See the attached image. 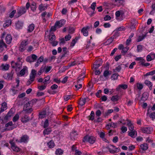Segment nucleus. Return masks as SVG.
<instances>
[{
  "label": "nucleus",
  "instance_id": "f704fd0d",
  "mask_svg": "<svg viewBox=\"0 0 155 155\" xmlns=\"http://www.w3.org/2000/svg\"><path fill=\"white\" fill-rule=\"evenodd\" d=\"M81 31L83 33L84 36H87L88 35V31L87 30H86V29H85V28H83L81 29Z\"/></svg>",
  "mask_w": 155,
  "mask_h": 155
},
{
  "label": "nucleus",
  "instance_id": "5fc2aeb1",
  "mask_svg": "<svg viewBox=\"0 0 155 155\" xmlns=\"http://www.w3.org/2000/svg\"><path fill=\"white\" fill-rule=\"evenodd\" d=\"M25 61L30 63H31L33 62V61L32 60L31 56H28L26 57Z\"/></svg>",
  "mask_w": 155,
  "mask_h": 155
},
{
  "label": "nucleus",
  "instance_id": "49530a36",
  "mask_svg": "<svg viewBox=\"0 0 155 155\" xmlns=\"http://www.w3.org/2000/svg\"><path fill=\"white\" fill-rule=\"evenodd\" d=\"M119 75L118 73H115L111 75V78L112 80H116L117 79V77Z\"/></svg>",
  "mask_w": 155,
  "mask_h": 155
},
{
  "label": "nucleus",
  "instance_id": "8fccbe9b",
  "mask_svg": "<svg viewBox=\"0 0 155 155\" xmlns=\"http://www.w3.org/2000/svg\"><path fill=\"white\" fill-rule=\"evenodd\" d=\"M31 104V101H29L26 103L24 106L23 109L27 108L30 107H31V106L30 105Z\"/></svg>",
  "mask_w": 155,
  "mask_h": 155
},
{
  "label": "nucleus",
  "instance_id": "6e6d98bb",
  "mask_svg": "<svg viewBox=\"0 0 155 155\" xmlns=\"http://www.w3.org/2000/svg\"><path fill=\"white\" fill-rule=\"evenodd\" d=\"M143 49V46L141 45H138L137 46V52L142 51Z\"/></svg>",
  "mask_w": 155,
  "mask_h": 155
},
{
  "label": "nucleus",
  "instance_id": "72a5a7b5",
  "mask_svg": "<svg viewBox=\"0 0 155 155\" xmlns=\"http://www.w3.org/2000/svg\"><path fill=\"white\" fill-rule=\"evenodd\" d=\"M23 110L25 112L26 114L31 113L33 111V109L31 107L23 109Z\"/></svg>",
  "mask_w": 155,
  "mask_h": 155
},
{
  "label": "nucleus",
  "instance_id": "a211bd4d",
  "mask_svg": "<svg viewBox=\"0 0 155 155\" xmlns=\"http://www.w3.org/2000/svg\"><path fill=\"white\" fill-rule=\"evenodd\" d=\"M85 74L84 72L80 74L79 77L77 79V83H79L81 80H83L85 77Z\"/></svg>",
  "mask_w": 155,
  "mask_h": 155
},
{
  "label": "nucleus",
  "instance_id": "9b49d317",
  "mask_svg": "<svg viewBox=\"0 0 155 155\" xmlns=\"http://www.w3.org/2000/svg\"><path fill=\"white\" fill-rule=\"evenodd\" d=\"M124 0H118L117 2H114V5L115 6L119 7L121 6H123L124 5Z\"/></svg>",
  "mask_w": 155,
  "mask_h": 155
},
{
  "label": "nucleus",
  "instance_id": "6e6552de",
  "mask_svg": "<svg viewBox=\"0 0 155 155\" xmlns=\"http://www.w3.org/2000/svg\"><path fill=\"white\" fill-rule=\"evenodd\" d=\"M13 125V122L12 121H10L8 123L6 124H5V127H8L9 126H11L9 128H6L5 129V130H13L14 128L16 127H15L14 126H12Z\"/></svg>",
  "mask_w": 155,
  "mask_h": 155
},
{
  "label": "nucleus",
  "instance_id": "680f3d73",
  "mask_svg": "<svg viewBox=\"0 0 155 155\" xmlns=\"http://www.w3.org/2000/svg\"><path fill=\"white\" fill-rule=\"evenodd\" d=\"M45 68V67H43L42 66L41 68L39 71L38 73V75H40L44 71Z\"/></svg>",
  "mask_w": 155,
  "mask_h": 155
},
{
  "label": "nucleus",
  "instance_id": "c85d7f7f",
  "mask_svg": "<svg viewBox=\"0 0 155 155\" xmlns=\"http://www.w3.org/2000/svg\"><path fill=\"white\" fill-rule=\"evenodd\" d=\"M87 98V97H86L84 99H81L79 101V104L81 106L84 105L86 102V99Z\"/></svg>",
  "mask_w": 155,
  "mask_h": 155
},
{
  "label": "nucleus",
  "instance_id": "e2e57ef3",
  "mask_svg": "<svg viewBox=\"0 0 155 155\" xmlns=\"http://www.w3.org/2000/svg\"><path fill=\"white\" fill-rule=\"evenodd\" d=\"M99 134L100 137L101 139H103V138H104L105 135V134L104 133L102 132H101L99 133Z\"/></svg>",
  "mask_w": 155,
  "mask_h": 155
},
{
  "label": "nucleus",
  "instance_id": "864d4df0",
  "mask_svg": "<svg viewBox=\"0 0 155 155\" xmlns=\"http://www.w3.org/2000/svg\"><path fill=\"white\" fill-rule=\"evenodd\" d=\"M30 56H31L32 60L33 61V62L35 61L37 58V56L35 54H31Z\"/></svg>",
  "mask_w": 155,
  "mask_h": 155
},
{
  "label": "nucleus",
  "instance_id": "7ed1b4c3",
  "mask_svg": "<svg viewBox=\"0 0 155 155\" xmlns=\"http://www.w3.org/2000/svg\"><path fill=\"white\" fill-rule=\"evenodd\" d=\"M102 60L101 59H98L96 60L95 62L93 68L96 70L102 64Z\"/></svg>",
  "mask_w": 155,
  "mask_h": 155
},
{
  "label": "nucleus",
  "instance_id": "37998d69",
  "mask_svg": "<svg viewBox=\"0 0 155 155\" xmlns=\"http://www.w3.org/2000/svg\"><path fill=\"white\" fill-rule=\"evenodd\" d=\"M94 111H92L90 114V115L88 117H89V120H93L94 119Z\"/></svg>",
  "mask_w": 155,
  "mask_h": 155
},
{
  "label": "nucleus",
  "instance_id": "c756f323",
  "mask_svg": "<svg viewBox=\"0 0 155 155\" xmlns=\"http://www.w3.org/2000/svg\"><path fill=\"white\" fill-rule=\"evenodd\" d=\"M111 74V71L108 70H105L103 73L104 76L107 78L108 76L110 75Z\"/></svg>",
  "mask_w": 155,
  "mask_h": 155
},
{
  "label": "nucleus",
  "instance_id": "2f4dec72",
  "mask_svg": "<svg viewBox=\"0 0 155 155\" xmlns=\"http://www.w3.org/2000/svg\"><path fill=\"white\" fill-rule=\"evenodd\" d=\"M44 110L47 115L48 116L51 114V110L49 109V107H47L43 109Z\"/></svg>",
  "mask_w": 155,
  "mask_h": 155
},
{
  "label": "nucleus",
  "instance_id": "9d476101",
  "mask_svg": "<svg viewBox=\"0 0 155 155\" xmlns=\"http://www.w3.org/2000/svg\"><path fill=\"white\" fill-rule=\"evenodd\" d=\"M12 40V38L11 35L8 34L5 38L6 43L8 44H9L11 43Z\"/></svg>",
  "mask_w": 155,
  "mask_h": 155
},
{
  "label": "nucleus",
  "instance_id": "4c0bfd02",
  "mask_svg": "<svg viewBox=\"0 0 155 155\" xmlns=\"http://www.w3.org/2000/svg\"><path fill=\"white\" fill-rule=\"evenodd\" d=\"M68 52V51L67 50V48L66 47H64L63 48V54H62L61 57L63 58L65 56V54L67 53Z\"/></svg>",
  "mask_w": 155,
  "mask_h": 155
},
{
  "label": "nucleus",
  "instance_id": "4be33fe9",
  "mask_svg": "<svg viewBox=\"0 0 155 155\" xmlns=\"http://www.w3.org/2000/svg\"><path fill=\"white\" fill-rule=\"evenodd\" d=\"M23 26V23L22 22L18 21L16 23V27L17 29H21Z\"/></svg>",
  "mask_w": 155,
  "mask_h": 155
},
{
  "label": "nucleus",
  "instance_id": "6ab92c4d",
  "mask_svg": "<svg viewBox=\"0 0 155 155\" xmlns=\"http://www.w3.org/2000/svg\"><path fill=\"white\" fill-rule=\"evenodd\" d=\"M148 97V94L146 92L143 93L141 97V99L143 101L147 100Z\"/></svg>",
  "mask_w": 155,
  "mask_h": 155
},
{
  "label": "nucleus",
  "instance_id": "1a4fd4ad",
  "mask_svg": "<svg viewBox=\"0 0 155 155\" xmlns=\"http://www.w3.org/2000/svg\"><path fill=\"white\" fill-rule=\"evenodd\" d=\"M30 120V117L26 115L22 116L21 118V121L23 123H26Z\"/></svg>",
  "mask_w": 155,
  "mask_h": 155
},
{
  "label": "nucleus",
  "instance_id": "20e7f679",
  "mask_svg": "<svg viewBox=\"0 0 155 155\" xmlns=\"http://www.w3.org/2000/svg\"><path fill=\"white\" fill-rule=\"evenodd\" d=\"M26 10L25 7L21 8L17 11V14L15 15L16 18H18L25 13Z\"/></svg>",
  "mask_w": 155,
  "mask_h": 155
},
{
  "label": "nucleus",
  "instance_id": "423d86ee",
  "mask_svg": "<svg viewBox=\"0 0 155 155\" xmlns=\"http://www.w3.org/2000/svg\"><path fill=\"white\" fill-rule=\"evenodd\" d=\"M29 139V137L26 134L24 135L20 138V143H27L28 142Z\"/></svg>",
  "mask_w": 155,
  "mask_h": 155
},
{
  "label": "nucleus",
  "instance_id": "5701e85b",
  "mask_svg": "<svg viewBox=\"0 0 155 155\" xmlns=\"http://www.w3.org/2000/svg\"><path fill=\"white\" fill-rule=\"evenodd\" d=\"M47 145L50 148H52L54 147V143L52 140H51L49 142L47 143Z\"/></svg>",
  "mask_w": 155,
  "mask_h": 155
},
{
  "label": "nucleus",
  "instance_id": "bb28decb",
  "mask_svg": "<svg viewBox=\"0 0 155 155\" xmlns=\"http://www.w3.org/2000/svg\"><path fill=\"white\" fill-rule=\"evenodd\" d=\"M47 6H45L43 5L42 4H40L38 7V9L40 12L44 11L47 9Z\"/></svg>",
  "mask_w": 155,
  "mask_h": 155
},
{
  "label": "nucleus",
  "instance_id": "58836bf2",
  "mask_svg": "<svg viewBox=\"0 0 155 155\" xmlns=\"http://www.w3.org/2000/svg\"><path fill=\"white\" fill-rule=\"evenodd\" d=\"M135 133H136V136H137V132L135 131H132L129 133L128 135L130 136L131 137L134 138L135 137Z\"/></svg>",
  "mask_w": 155,
  "mask_h": 155
},
{
  "label": "nucleus",
  "instance_id": "09e8293b",
  "mask_svg": "<svg viewBox=\"0 0 155 155\" xmlns=\"http://www.w3.org/2000/svg\"><path fill=\"white\" fill-rule=\"evenodd\" d=\"M155 74V70H153L147 73L145 75V76H147L149 75H153Z\"/></svg>",
  "mask_w": 155,
  "mask_h": 155
},
{
  "label": "nucleus",
  "instance_id": "c9c22d12",
  "mask_svg": "<svg viewBox=\"0 0 155 155\" xmlns=\"http://www.w3.org/2000/svg\"><path fill=\"white\" fill-rule=\"evenodd\" d=\"M4 46L6 48L7 47V45L5 43L3 39H2L0 40V48H1Z\"/></svg>",
  "mask_w": 155,
  "mask_h": 155
},
{
  "label": "nucleus",
  "instance_id": "603ef678",
  "mask_svg": "<svg viewBox=\"0 0 155 155\" xmlns=\"http://www.w3.org/2000/svg\"><path fill=\"white\" fill-rule=\"evenodd\" d=\"M36 3L34 2H33L31 5V9L33 11H35L36 8Z\"/></svg>",
  "mask_w": 155,
  "mask_h": 155
},
{
  "label": "nucleus",
  "instance_id": "3c124183",
  "mask_svg": "<svg viewBox=\"0 0 155 155\" xmlns=\"http://www.w3.org/2000/svg\"><path fill=\"white\" fill-rule=\"evenodd\" d=\"M19 117V115L18 114H16L12 119L13 122H16L18 120Z\"/></svg>",
  "mask_w": 155,
  "mask_h": 155
},
{
  "label": "nucleus",
  "instance_id": "473e14b6",
  "mask_svg": "<svg viewBox=\"0 0 155 155\" xmlns=\"http://www.w3.org/2000/svg\"><path fill=\"white\" fill-rule=\"evenodd\" d=\"M64 151L61 149H58L56 150L55 154L56 155H62Z\"/></svg>",
  "mask_w": 155,
  "mask_h": 155
},
{
  "label": "nucleus",
  "instance_id": "69168bd1",
  "mask_svg": "<svg viewBox=\"0 0 155 155\" xmlns=\"http://www.w3.org/2000/svg\"><path fill=\"white\" fill-rule=\"evenodd\" d=\"M144 83L147 86H149L150 85L152 84V83H151V82L148 80H145L144 82Z\"/></svg>",
  "mask_w": 155,
  "mask_h": 155
},
{
  "label": "nucleus",
  "instance_id": "f03ea898",
  "mask_svg": "<svg viewBox=\"0 0 155 155\" xmlns=\"http://www.w3.org/2000/svg\"><path fill=\"white\" fill-rule=\"evenodd\" d=\"M28 44L27 41H23L21 43L19 50L21 52H23L25 49V47Z\"/></svg>",
  "mask_w": 155,
  "mask_h": 155
},
{
  "label": "nucleus",
  "instance_id": "c03bdc74",
  "mask_svg": "<svg viewBox=\"0 0 155 155\" xmlns=\"http://www.w3.org/2000/svg\"><path fill=\"white\" fill-rule=\"evenodd\" d=\"M129 49V47H127L124 48L121 51V53L123 54V55H124L125 54L127 51Z\"/></svg>",
  "mask_w": 155,
  "mask_h": 155
},
{
  "label": "nucleus",
  "instance_id": "a18cd8bd",
  "mask_svg": "<svg viewBox=\"0 0 155 155\" xmlns=\"http://www.w3.org/2000/svg\"><path fill=\"white\" fill-rule=\"evenodd\" d=\"M19 65V64L18 62L15 63L14 61H12L11 62V66L12 68H15V66L16 67H18V66Z\"/></svg>",
  "mask_w": 155,
  "mask_h": 155
},
{
  "label": "nucleus",
  "instance_id": "ddd939ff",
  "mask_svg": "<svg viewBox=\"0 0 155 155\" xmlns=\"http://www.w3.org/2000/svg\"><path fill=\"white\" fill-rule=\"evenodd\" d=\"M86 12L87 13L91 16H93L94 14H95L94 11L92 10L90 8H88L86 9Z\"/></svg>",
  "mask_w": 155,
  "mask_h": 155
},
{
  "label": "nucleus",
  "instance_id": "393cba45",
  "mask_svg": "<svg viewBox=\"0 0 155 155\" xmlns=\"http://www.w3.org/2000/svg\"><path fill=\"white\" fill-rule=\"evenodd\" d=\"M140 148L143 150H146L148 148V145L147 143H144L140 146Z\"/></svg>",
  "mask_w": 155,
  "mask_h": 155
},
{
  "label": "nucleus",
  "instance_id": "052dcab7",
  "mask_svg": "<svg viewBox=\"0 0 155 155\" xmlns=\"http://www.w3.org/2000/svg\"><path fill=\"white\" fill-rule=\"evenodd\" d=\"M12 148L14 151L16 152H19L20 150V148L16 146H14Z\"/></svg>",
  "mask_w": 155,
  "mask_h": 155
},
{
  "label": "nucleus",
  "instance_id": "f8f14e48",
  "mask_svg": "<svg viewBox=\"0 0 155 155\" xmlns=\"http://www.w3.org/2000/svg\"><path fill=\"white\" fill-rule=\"evenodd\" d=\"M127 87L128 86L126 84H120L116 88V90L117 91H119L120 90L121 88L125 90L127 88Z\"/></svg>",
  "mask_w": 155,
  "mask_h": 155
},
{
  "label": "nucleus",
  "instance_id": "ea45409f",
  "mask_svg": "<svg viewBox=\"0 0 155 155\" xmlns=\"http://www.w3.org/2000/svg\"><path fill=\"white\" fill-rule=\"evenodd\" d=\"M12 21L11 20H8L6 21L5 23L4 24V27H7L11 24Z\"/></svg>",
  "mask_w": 155,
  "mask_h": 155
},
{
  "label": "nucleus",
  "instance_id": "2eb2a0df",
  "mask_svg": "<svg viewBox=\"0 0 155 155\" xmlns=\"http://www.w3.org/2000/svg\"><path fill=\"white\" fill-rule=\"evenodd\" d=\"M48 39L50 41L49 42L55 40L56 36L55 35H54V33L53 32H51L50 33L49 35Z\"/></svg>",
  "mask_w": 155,
  "mask_h": 155
},
{
  "label": "nucleus",
  "instance_id": "b1692460",
  "mask_svg": "<svg viewBox=\"0 0 155 155\" xmlns=\"http://www.w3.org/2000/svg\"><path fill=\"white\" fill-rule=\"evenodd\" d=\"M27 68L26 66L24 67L22 69L20 72V74L21 76H23L25 74L26 71H27Z\"/></svg>",
  "mask_w": 155,
  "mask_h": 155
},
{
  "label": "nucleus",
  "instance_id": "0eeeda50",
  "mask_svg": "<svg viewBox=\"0 0 155 155\" xmlns=\"http://www.w3.org/2000/svg\"><path fill=\"white\" fill-rule=\"evenodd\" d=\"M65 21L64 19L61 20L60 21H57L55 23V25L58 28H59L63 26L65 23Z\"/></svg>",
  "mask_w": 155,
  "mask_h": 155
},
{
  "label": "nucleus",
  "instance_id": "de8ad7c7",
  "mask_svg": "<svg viewBox=\"0 0 155 155\" xmlns=\"http://www.w3.org/2000/svg\"><path fill=\"white\" fill-rule=\"evenodd\" d=\"M136 61H140L139 62V63L141 65V64L142 63V62H143V61H144L145 60L142 57H138L136 58L135 59Z\"/></svg>",
  "mask_w": 155,
  "mask_h": 155
},
{
  "label": "nucleus",
  "instance_id": "412c9836",
  "mask_svg": "<svg viewBox=\"0 0 155 155\" xmlns=\"http://www.w3.org/2000/svg\"><path fill=\"white\" fill-rule=\"evenodd\" d=\"M52 131L51 128H48L45 129L43 132V134L44 135H48Z\"/></svg>",
  "mask_w": 155,
  "mask_h": 155
},
{
  "label": "nucleus",
  "instance_id": "774afa93",
  "mask_svg": "<svg viewBox=\"0 0 155 155\" xmlns=\"http://www.w3.org/2000/svg\"><path fill=\"white\" fill-rule=\"evenodd\" d=\"M150 117L153 120L155 119V112H153L151 113L150 115Z\"/></svg>",
  "mask_w": 155,
  "mask_h": 155
},
{
  "label": "nucleus",
  "instance_id": "f257e3e1",
  "mask_svg": "<svg viewBox=\"0 0 155 155\" xmlns=\"http://www.w3.org/2000/svg\"><path fill=\"white\" fill-rule=\"evenodd\" d=\"M96 138L93 136H90L87 135L85 136L82 140V142H88L91 144H94L96 141Z\"/></svg>",
  "mask_w": 155,
  "mask_h": 155
},
{
  "label": "nucleus",
  "instance_id": "a878e982",
  "mask_svg": "<svg viewBox=\"0 0 155 155\" xmlns=\"http://www.w3.org/2000/svg\"><path fill=\"white\" fill-rule=\"evenodd\" d=\"M46 115H47L46 114V113L43 109L42 111L39 113V118L41 119H42L45 117Z\"/></svg>",
  "mask_w": 155,
  "mask_h": 155
},
{
  "label": "nucleus",
  "instance_id": "a19ab883",
  "mask_svg": "<svg viewBox=\"0 0 155 155\" xmlns=\"http://www.w3.org/2000/svg\"><path fill=\"white\" fill-rule=\"evenodd\" d=\"M50 80V77L49 76H47L45 77V80L43 82V83L44 84H46L47 85V84H48L50 83V82H48V81Z\"/></svg>",
  "mask_w": 155,
  "mask_h": 155
},
{
  "label": "nucleus",
  "instance_id": "dca6fc26",
  "mask_svg": "<svg viewBox=\"0 0 155 155\" xmlns=\"http://www.w3.org/2000/svg\"><path fill=\"white\" fill-rule=\"evenodd\" d=\"M35 25L34 24L32 23L28 27V32H32L35 29Z\"/></svg>",
  "mask_w": 155,
  "mask_h": 155
},
{
  "label": "nucleus",
  "instance_id": "13d9d810",
  "mask_svg": "<svg viewBox=\"0 0 155 155\" xmlns=\"http://www.w3.org/2000/svg\"><path fill=\"white\" fill-rule=\"evenodd\" d=\"M96 3L95 2H93L91 5V7H90L92 9V10H94L95 11V7L96 6Z\"/></svg>",
  "mask_w": 155,
  "mask_h": 155
},
{
  "label": "nucleus",
  "instance_id": "39448f33",
  "mask_svg": "<svg viewBox=\"0 0 155 155\" xmlns=\"http://www.w3.org/2000/svg\"><path fill=\"white\" fill-rule=\"evenodd\" d=\"M141 130L143 133L147 134H150L153 131V129L150 127H148L142 128L141 129Z\"/></svg>",
  "mask_w": 155,
  "mask_h": 155
},
{
  "label": "nucleus",
  "instance_id": "0e129e2a",
  "mask_svg": "<svg viewBox=\"0 0 155 155\" xmlns=\"http://www.w3.org/2000/svg\"><path fill=\"white\" fill-rule=\"evenodd\" d=\"M57 28V27L56 26V25H55V24H54V25L52 26L50 29V31L51 32V31H55L56 30Z\"/></svg>",
  "mask_w": 155,
  "mask_h": 155
},
{
  "label": "nucleus",
  "instance_id": "7c9ffc66",
  "mask_svg": "<svg viewBox=\"0 0 155 155\" xmlns=\"http://www.w3.org/2000/svg\"><path fill=\"white\" fill-rule=\"evenodd\" d=\"M114 39L112 38L111 37L108 39L107 41L104 42V44L106 45H108L111 44L113 41Z\"/></svg>",
  "mask_w": 155,
  "mask_h": 155
},
{
  "label": "nucleus",
  "instance_id": "bf43d9fd",
  "mask_svg": "<svg viewBox=\"0 0 155 155\" xmlns=\"http://www.w3.org/2000/svg\"><path fill=\"white\" fill-rule=\"evenodd\" d=\"M137 89L140 90L143 88V85L142 84L138 83L137 84Z\"/></svg>",
  "mask_w": 155,
  "mask_h": 155
},
{
  "label": "nucleus",
  "instance_id": "4d7b16f0",
  "mask_svg": "<svg viewBox=\"0 0 155 155\" xmlns=\"http://www.w3.org/2000/svg\"><path fill=\"white\" fill-rule=\"evenodd\" d=\"M49 126L48 120V119H46L45 120L43 126L44 128H46L47 127Z\"/></svg>",
  "mask_w": 155,
  "mask_h": 155
},
{
  "label": "nucleus",
  "instance_id": "79ce46f5",
  "mask_svg": "<svg viewBox=\"0 0 155 155\" xmlns=\"http://www.w3.org/2000/svg\"><path fill=\"white\" fill-rule=\"evenodd\" d=\"M47 85L46 84H44V85L38 86V88L39 90L40 91H43L45 89Z\"/></svg>",
  "mask_w": 155,
  "mask_h": 155
},
{
  "label": "nucleus",
  "instance_id": "338daca9",
  "mask_svg": "<svg viewBox=\"0 0 155 155\" xmlns=\"http://www.w3.org/2000/svg\"><path fill=\"white\" fill-rule=\"evenodd\" d=\"M71 36L69 34L68 35H66L64 37L65 40L66 41H69L71 39Z\"/></svg>",
  "mask_w": 155,
  "mask_h": 155
},
{
  "label": "nucleus",
  "instance_id": "f3484780",
  "mask_svg": "<svg viewBox=\"0 0 155 155\" xmlns=\"http://www.w3.org/2000/svg\"><path fill=\"white\" fill-rule=\"evenodd\" d=\"M4 78L8 80H12L13 78V74L11 73H7L4 76Z\"/></svg>",
  "mask_w": 155,
  "mask_h": 155
},
{
  "label": "nucleus",
  "instance_id": "4468645a",
  "mask_svg": "<svg viewBox=\"0 0 155 155\" xmlns=\"http://www.w3.org/2000/svg\"><path fill=\"white\" fill-rule=\"evenodd\" d=\"M10 67V65L8 64H6L5 65L4 64H2L0 67L1 70L3 71L8 70Z\"/></svg>",
  "mask_w": 155,
  "mask_h": 155
},
{
  "label": "nucleus",
  "instance_id": "e433bc0d",
  "mask_svg": "<svg viewBox=\"0 0 155 155\" xmlns=\"http://www.w3.org/2000/svg\"><path fill=\"white\" fill-rule=\"evenodd\" d=\"M119 100V96L118 95L113 96L111 98V100L113 102L117 101Z\"/></svg>",
  "mask_w": 155,
  "mask_h": 155
},
{
  "label": "nucleus",
  "instance_id": "aec40b11",
  "mask_svg": "<svg viewBox=\"0 0 155 155\" xmlns=\"http://www.w3.org/2000/svg\"><path fill=\"white\" fill-rule=\"evenodd\" d=\"M80 64V62L77 61H74L73 62H71L68 64V66L69 67H71V66H75L77 64Z\"/></svg>",
  "mask_w": 155,
  "mask_h": 155
},
{
  "label": "nucleus",
  "instance_id": "cd10ccee",
  "mask_svg": "<svg viewBox=\"0 0 155 155\" xmlns=\"http://www.w3.org/2000/svg\"><path fill=\"white\" fill-rule=\"evenodd\" d=\"M113 32H114V34L111 37L113 39H116L119 36V33L116 30H114Z\"/></svg>",
  "mask_w": 155,
  "mask_h": 155
}]
</instances>
